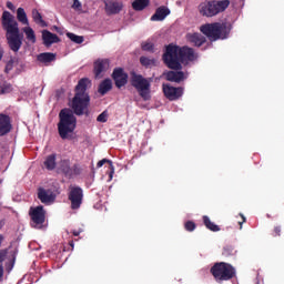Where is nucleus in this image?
<instances>
[{"mask_svg": "<svg viewBox=\"0 0 284 284\" xmlns=\"http://www.w3.org/2000/svg\"><path fill=\"white\" fill-rule=\"evenodd\" d=\"M91 79H80L74 88V97L71 101V108H62L59 112L58 132L61 140H69L70 134L74 132L77 128V116L90 114L91 97L88 92V88H91Z\"/></svg>", "mask_w": 284, "mask_h": 284, "instance_id": "nucleus-1", "label": "nucleus"}, {"mask_svg": "<svg viewBox=\"0 0 284 284\" xmlns=\"http://www.w3.org/2000/svg\"><path fill=\"white\" fill-rule=\"evenodd\" d=\"M162 59L171 70H182V64L189 65L192 61H196L197 54L193 48L187 45L180 48L179 45L169 44Z\"/></svg>", "mask_w": 284, "mask_h": 284, "instance_id": "nucleus-2", "label": "nucleus"}, {"mask_svg": "<svg viewBox=\"0 0 284 284\" xmlns=\"http://www.w3.org/2000/svg\"><path fill=\"white\" fill-rule=\"evenodd\" d=\"M2 28L6 30L7 42L12 52H19L23 45V34L19 30V23L11 11H3Z\"/></svg>", "mask_w": 284, "mask_h": 284, "instance_id": "nucleus-3", "label": "nucleus"}, {"mask_svg": "<svg viewBox=\"0 0 284 284\" xmlns=\"http://www.w3.org/2000/svg\"><path fill=\"white\" fill-rule=\"evenodd\" d=\"M231 4V0H204L200 2L199 12L202 17H217L221 12H225Z\"/></svg>", "mask_w": 284, "mask_h": 284, "instance_id": "nucleus-4", "label": "nucleus"}, {"mask_svg": "<svg viewBox=\"0 0 284 284\" xmlns=\"http://www.w3.org/2000/svg\"><path fill=\"white\" fill-rule=\"evenodd\" d=\"M200 30L210 41L227 39L231 32V28H229L227 23H205V26H201Z\"/></svg>", "mask_w": 284, "mask_h": 284, "instance_id": "nucleus-5", "label": "nucleus"}, {"mask_svg": "<svg viewBox=\"0 0 284 284\" xmlns=\"http://www.w3.org/2000/svg\"><path fill=\"white\" fill-rule=\"evenodd\" d=\"M130 84L136 90L144 101H150L152 98L150 79H146L143 74H139L138 72H131Z\"/></svg>", "mask_w": 284, "mask_h": 284, "instance_id": "nucleus-6", "label": "nucleus"}, {"mask_svg": "<svg viewBox=\"0 0 284 284\" xmlns=\"http://www.w3.org/2000/svg\"><path fill=\"white\" fill-rule=\"evenodd\" d=\"M210 273L214 276L216 283H223L224 281H232L236 275V270L230 263H215Z\"/></svg>", "mask_w": 284, "mask_h": 284, "instance_id": "nucleus-7", "label": "nucleus"}, {"mask_svg": "<svg viewBox=\"0 0 284 284\" xmlns=\"http://www.w3.org/2000/svg\"><path fill=\"white\" fill-rule=\"evenodd\" d=\"M83 169L81 164H71V160H60L58 163V173H62L65 178H74L81 175Z\"/></svg>", "mask_w": 284, "mask_h": 284, "instance_id": "nucleus-8", "label": "nucleus"}, {"mask_svg": "<svg viewBox=\"0 0 284 284\" xmlns=\"http://www.w3.org/2000/svg\"><path fill=\"white\" fill-rule=\"evenodd\" d=\"M29 215L36 226L42 225L45 222L47 211L42 204H39L30 207Z\"/></svg>", "mask_w": 284, "mask_h": 284, "instance_id": "nucleus-9", "label": "nucleus"}, {"mask_svg": "<svg viewBox=\"0 0 284 284\" xmlns=\"http://www.w3.org/2000/svg\"><path fill=\"white\" fill-rule=\"evenodd\" d=\"M71 209H80L83 202V189L81 186H70L69 195Z\"/></svg>", "mask_w": 284, "mask_h": 284, "instance_id": "nucleus-10", "label": "nucleus"}, {"mask_svg": "<svg viewBox=\"0 0 284 284\" xmlns=\"http://www.w3.org/2000/svg\"><path fill=\"white\" fill-rule=\"evenodd\" d=\"M162 90L164 92V97L170 101H176L183 95V88H174V85H170V83H163Z\"/></svg>", "mask_w": 284, "mask_h": 284, "instance_id": "nucleus-11", "label": "nucleus"}, {"mask_svg": "<svg viewBox=\"0 0 284 284\" xmlns=\"http://www.w3.org/2000/svg\"><path fill=\"white\" fill-rule=\"evenodd\" d=\"M38 199L42 202V204H53V202L57 200V195L54 191H51V189L40 186L38 189Z\"/></svg>", "mask_w": 284, "mask_h": 284, "instance_id": "nucleus-12", "label": "nucleus"}, {"mask_svg": "<svg viewBox=\"0 0 284 284\" xmlns=\"http://www.w3.org/2000/svg\"><path fill=\"white\" fill-rule=\"evenodd\" d=\"M11 130H13V124L10 114L0 112V136H6Z\"/></svg>", "mask_w": 284, "mask_h": 284, "instance_id": "nucleus-13", "label": "nucleus"}, {"mask_svg": "<svg viewBox=\"0 0 284 284\" xmlns=\"http://www.w3.org/2000/svg\"><path fill=\"white\" fill-rule=\"evenodd\" d=\"M169 14H171V9L165 4H162L161 7H158L155 12L151 16V21H164Z\"/></svg>", "mask_w": 284, "mask_h": 284, "instance_id": "nucleus-14", "label": "nucleus"}, {"mask_svg": "<svg viewBox=\"0 0 284 284\" xmlns=\"http://www.w3.org/2000/svg\"><path fill=\"white\" fill-rule=\"evenodd\" d=\"M122 10L123 3L119 0H109V2L105 3L106 14H120Z\"/></svg>", "mask_w": 284, "mask_h": 284, "instance_id": "nucleus-15", "label": "nucleus"}, {"mask_svg": "<svg viewBox=\"0 0 284 284\" xmlns=\"http://www.w3.org/2000/svg\"><path fill=\"white\" fill-rule=\"evenodd\" d=\"M112 78L115 83V87L119 89L123 88L129 82L128 72H113Z\"/></svg>", "mask_w": 284, "mask_h": 284, "instance_id": "nucleus-16", "label": "nucleus"}, {"mask_svg": "<svg viewBox=\"0 0 284 284\" xmlns=\"http://www.w3.org/2000/svg\"><path fill=\"white\" fill-rule=\"evenodd\" d=\"M42 41L44 45L50 47L52 45V43H59L60 38L58 37V34H53L52 32H49V30H44L42 32Z\"/></svg>", "mask_w": 284, "mask_h": 284, "instance_id": "nucleus-17", "label": "nucleus"}, {"mask_svg": "<svg viewBox=\"0 0 284 284\" xmlns=\"http://www.w3.org/2000/svg\"><path fill=\"white\" fill-rule=\"evenodd\" d=\"M94 72H106L110 70V59H97L93 62Z\"/></svg>", "mask_w": 284, "mask_h": 284, "instance_id": "nucleus-18", "label": "nucleus"}, {"mask_svg": "<svg viewBox=\"0 0 284 284\" xmlns=\"http://www.w3.org/2000/svg\"><path fill=\"white\" fill-rule=\"evenodd\" d=\"M187 41L195 45L196 48H201L204 43H206L205 37L203 34L194 33V34H187Z\"/></svg>", "mask_w": 284, "mask_h": 284, "instance_id": "nucleus-19", "label": "nucleus"}, {"mask_svg": "<svg viewBox=\"0 0 284 284\" xmlns=\"http://www.w3.org/2000/svg\"><path fill=\"white\" fill-rule=\"evenodd\" d=\"M163 75L166 81H173L175 83H181L185 79L184 72H164Z\"/></svg>", "mask_w": 284, "mask_h": 284, "instance_id": "nucleus-20", "label": "nucleus"}, {"mask_svg": "<svg viewBox=\"0 0 284 284\" xmlns=\"http://www.w3.org/2000/svg\"><path fill=\"white\" fill-rule=\"evenodd\" d=\"M112 88H113L112 79H104L103 81H101L98 88V92L102 97H104V94H108V92H110Z\"/></svg>", "mask_w": 284, "mask_h": 284, "instance_id": "nucleus-21", "label": "nucleus"}, {"mask_svg": "<svg viewBox=\"0 0 284 284\" xmlns=\"http://www.w3.org/2000/svg\"><path fill=\"white\" fill-rule=\"evenodd\" d=\"M44 168L47 169V171H54L57 169V153L47 155L44 160Z\"/></svg>", "mask_w": 284, "mask_h": 284, "instance_id": "nucleus-22", "label": "nucleus"}, {"mask_svg": "<svg viewBox=\"0 0 284 284\" xmlns=\"http://www.w3.org/2000/svg\"><path fill=\"white\" fill-rule=\"evenodd\" d=\"M37 59L40 63H52V61H55L57 54L53 52H42L41 54H38Z\"/></svg>", "mask_w": 284, "mask_h": 284, "instance_id": "nucleus-23", "label": "nucleus"}, {"mask_svg": "<svg viewBox=\"0 0 284 284\" xmlns=\"http://www.w3.org/2000/svg\"><path fill=\"white\" fill-rule=\"evenodd\" d=\"M104 164L109 165V176L112 179L115 172L112 160H108L106 158H104L103 160H100V162L97 163V168L101 169Z\"/></svg>", "mask_w": 284, "mask_h": 284, "instance_id": "nucleus-24", "label": "nucleus"}, {"mask_svg": "<svg viewBox=\"0 0 284 284\" xmlns=\"http://www.w3.org/2000/svg\"><path fill=\"white\" fill-rule=\"evenodd\" d=\"M17 19L23 26H29L28 13H26V9H23V7H18Z\"/></svg>", "mask_w": 284, "mask_h": 284, "instance_id": "nucleus-25", "label": "nucleus"}, {"mask_svg": "<svg viewBox=\"0 0 284 284\" xmlns=\"http://www.w3.org/2000/svg\"><path fill=\"white\" fill-rule=\"evenodd\" d=\"M150 4V0H133L132 7L136 12H141V10H145V7Z\"/></svg>", "mask_w": 284, "mask_h": 284, "instance_id": "nucleus-26", "label": "nucleus"}, {"mask_svg": "<svg viewBox=\"0 0 284 284\" xmlns=\"http://www.w3.org/2000/svg\"><path fill=\"white\" fill-rule=\"evenodd\" d=\"M203 222L206 229H210V231H221V226H219V224H215V222H212L209 215H203Z\"/></svg>", "mask_w": 284, "mask_h": 284, "instance_id": "nucleus-27", "label": "nucleus"}, {"mask_svg": "<svg viewBox=\"0 0 284 284\" xmlns=\"http://www.w3.org/2000/svg\"><path fill=\"white\" fill-rule=\"evenodd\" d=\"M140 63L141 65H144V68H153L158 65L156 59H151L150 57H140Z\"/></svg>", "mask_w": 284, "mask_h": 284, "instance_id": "nucleus-28", "label": "nucleus"}, {"mask_svg": "<svg viewBox=\"0 0 284 284\" xmlns=\"http://www.w3.org/2000/svg\"><path fill=\"white\" fill-rule=\"evenodd\" d=\"M32 19L36 23L42 26L43 28L47 26L45 21L42 18V13H40L39 9H32Z\"/></svg>", "mask_w": 284, "mask_h": 284, "instance_id": "nucleus-29", "label": "nucleus"}, {"mask_svg": "<svg viewBox=\"0 0 284 284\" xmlns=\"http://www.w3.org/2000/svg\"><path fill=\"white\" fill-rule=\"evenodd\" d=\"M13 85L12 83H9L8 81H2L0 83V94H8L12 92Z\"/></svg>", "mask_w": 284, "mask_h": 284, "instance_id": "nucleus-30", "label": "nucleus"}, {"mask_svg": "<svg viewBox=\"0 0 284 284\" xmlns=\"http://www.w3.org/2000/svg\"><path fill=\"white\" fill-rule=\"evenodd\" d=\"M23 32H24L28 41H31V43H36L37 37H36V32H34V30H32V28H30V27L23 28Z\"/></svg>", "mask_w": 284, "mask_h": 284, "instance_id": "nucleus-31", "label": "nucleus"}, {"mask_svg": "<svg viewBox=\"0 0 284 284\" xmlns=\"http://www.w3.org/2000/svg\"><path fill=\"white\" fill-rule=\"evenodd\" d=\"M19 63H21V61L19 59L11 58L7 64H6V72H10L11 70H13L14 65H19Z\"/></svg>", "mask_w": 284, "mask_h": 284, "instance_id": "nucleus-32", "label": "nucleus"}, {"mask_svg": "<svg viewBox=\"0 0 284 284\" xmlns=\"http://www.w3.org/2000/svg\"><path fill=\"white\" fill-rule=\"evenodd\" d=\"M68 39L73 41V43H83L84 37H79L77 34H73L72 32H68L67 34Z\"/></svg>", "mask_w": 284, "mask_h": 284, "instance_id": "nucleus-33", "label": "nucleus"}, {"mask_svg": "<svg viewBox=\"0 0 284 284\" xmlns=\"http://www.w3.org/2000/svg\"><path fill=\"white\" fill-rule=\"evenodd\" d=\"M142 50H144L145 52H153L154 51V43H152L151 41H144L141 44Z\"/></svg>", "mask_w": 284, "mask_h": 284, "instance_id": "nucleus-34", "label": "nucleus"}, {"mask_svg": "<svg viewBox=\"0 0 284 284\" xmlns=\"http://www.w3.org/2000/svg\"><path fill=\"white\" fill-rule=\"evenodd\" d=\"M109 119V112L108 110H103V112H101L98 116H97V121H101L102 123H105Z\"/></svg>", "mask_w": 284, "mask_h": 284, "instance_id": "nucleus-35", "label": "nucleus"}, {"mask_svg": "<svg viewBox=\"0 0 284 284\" xmlns=\"http://www.w3.org/2000/svg\"><path fill=\"white\" fill-rule=\"evenodd\" d=\"M184 227L186 231H194V229H196V222H194L193 220H187L184 223Z\"/></svg>", "mask_w": 284, "mask_h": 284, "instance_id": "nucleus-36", "label": "nucleus"}, {"mask_svg": "<svg viewBox=\"0 0 284 284\" xmlns=\"http://www.w3.org/2000/svg\"><path fill=\"white\" fill-rule=\"evenodd\" d=\"M233 252H234V248L233 246H224L223 247V251H222V255L223 256H232L233 255Z\"/></svg>", "mask_w": 284, "mask_h": 284, "instance_id": "nucleus-37", "label": "nucleus"}, {"mask_svg": "<svg viewBox=\"0 0 284 284\" xmlns=\"http://www.w3.org/2000/svg\"><path fill=\"white\" fill-rule=\"evenodd\" d=\"M4 254H0V281L3 278L4 275V267H3Z\"/></svg>", "mask_w": 284, "mask_h": 284, "instance_id": "nucleus-38", "label": "nucleus"}, {"mask_svg": "<svg viewBox=\"0 0 284 284\" xmlns=\"http://www.w3.org/2000/svg\"><path fill=\"white\" fill-rule=\"evenodd\" d=\"M72 7H73V10H81V7H82L81 0H73Z\"/></svg>", "mask_w": 284, "mask_h": 284, "instance_id": "nucleus-39", "label": "nucleus"}, {"mask_svg": "<svg viewBox=\"0 0 284 284\" xmlns=\"http://www.w3.org/2000/svg\"><path fill=\"white\" fill-rule=\"evenodd\" d=\"M240 215H241L242 220H241V222H239V224H240V229H243V224H244V222H246V216L243 213H240Z\"/></svg>", "mask_w": 284, "mask_h": 284, "instance_id": "nucleus-40", "label": "nucleus"}, {"mask_svg": "<svg viewBox=\"0 0 284 284\" xmlns=\"http://www.w3.org/2000/svg\"><path fill=\"white\" fill-rule=\"evenodd\" d=\"M282 226H275L273 231V235H281Z\"/></svg>", "mask_w": 284, "mask_h": 284, "instance_id": "nucleus-41", "label": "nucleus"}, {"mask_svg": "<svg viewBox=\"0 0 284 284\" xmlns=\"http://www.w3.org/2000/svg\"><path fill=\"white\" fill-rule=\"evenodd\" d=\"M7 7H8V10H16V7H14L13 2H11V0L7 1Z\"/></svg>", "mask_w": 284, "mask_h": 284, "instance_id": "nucleus-42", "label": "nucleus"}, {"mask_svg": "<svg viewBox=\"0 0 284 284\" xmlns=\"http://www.w3.org/2000/svg\"><path fill=\"white\" fill-rule=\"evenodd\" d=\"M3 54H4V50H3L2 45H0V61H2Z\"/></svg>", "mask_w": 284, "mask_h": 284, "instance_id": "nucleus-43", "label": "nucleus"}, {"mask_svg": "<svg viewBox=\"0 0 284 284\" xmlns=\"http://www.w3.org/2000/svg\"><path fill=\"white\" fill-rule=\"evenodd\" d=\"M113 72H124V69L123 68H114Z\"/></svg>", "mask_w": 284, "mask_h": 284, "instance_id": "nucleus-44", "label": "nucleus"}, {"mask_svg": "<svg viewBox=\"0 0 284 284\" xmlns=\"http://www.w3.org/2000/svg\"><path fill=\"white\" fill-rule=\"evenodd\" d=\"M73 235H80V231H73Z\"/></svg>", "mask_w": 284, "mask_h": 284, "instance_id": "nucleus-45", "label": "nucleus"}, {"mask_svg": "<svg viewBox=\"0 0 284 284\" xmlns=\"http://www.w3.org/2000/svg\"><path fill=\"white\" fill-rule=\"evenodd\" d=\"M2 240H3V235L0 234V245L2 243Z\"/></svg>", "mask_w": 284, "mask_h": 284, "instance_id": "nucleus-46", "label": "nucleus"}, {"mask_svg": "<svg viewBox=\"0 0 284 284\" xmlns=\"http://www.w3.org/2000/svg\"><path fill=\"white\" fill-rule=\"evenodd\" d=\"M70 245H71V247H74V244H73V242H70Z\"/></svg>", "mask_w": 284, "mask_h": 284, "instance_id": "nucleus-47", "label": "nucleus"}, {"mask_svg": "<svg viewBox=\"0 0 284 284\" xmlns=\"http://www.w3.org/2000/svg\"><path fill=\"white\" fill-rule=\"evenodd\" d=\"M20 67H23V63H20Z\"/></svg>", "mask_w": 284, "mask_h": 284, "instance_id": "nucleus-48", "label": "nucleus"}, {"mask_svg": "<svg viewBox=\"0 0 284 284\" xmlns=\"http://www.w3.org/2000/svg\"><path fill=\"white\" fill-rule=\"evenodd\" d=\"M57 31H59V28H55Z\"/></svg>", "mask_w": 284, "mask_h": 284, "instance_id": "nucleus-49", "label": "nucleus"}]
</instances>
